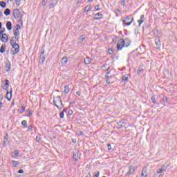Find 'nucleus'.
Wrapping results in <instances>:
<instances>
[{
    "instance_id": "obj_33",
    "label": "nucleus",
    "mask_w": 177,
    "mask_h": 177,
    "mask_svg": "<svg viewBox=\"0 0 177 177\" xmlns=\"http://www.w3.org/2000/svg\"><path fill=\"white\" fill-rule=\"evenodd\" d=\"M21 125H23V127H27V120H23L21 122Z\"/></svg>"
},
{
    "instance_id": "obj_1",
    "label": "nucleus",
    "mask_w": 177,
    "mask_h": 177,
    "mask_svg": "<svg viewBox=\"0 0 177 177\" xmlns=\"http://www.w3.org/2000/svg\"><path fill=\"white\" fill-rule=\"evenodd\" d=\"M12 15L16 19L17 23H23V15L20 13V10L19 9H15L13 10Z\"/></svg>"
},
{
    "instance_id": "obj_17",
    "label": "nucleus",
    "mask_w": 177,
    "mask_h": 177,
    "mask_svg": "<svg viewBox=\"0 0 177 177\" xmlns=\"http://www.w3.org/2000/svg\"><path fill=\"white\" fill-rule=\"evenodd\" d=\"M5 50H6V45L2 44L1 48H0V53H4Z\"/></svg>"
},
{
    "instance_id": "obj_22",
    "label": "nucleus",
    "mask_w": 177,
    "mask_h": 177,
    "mask_svg": "<svg viewBox=\"0 0 177 177\" xmlns=\"http://www.w3.org/2000/svg\"><path fill=\"white\" fill-rule=\"evenodd\" d=\"M64 93H68L70 92V87L68 86H65L64 88Z\"/></svg>"
},
{
    "instance_id": "obj_60",
    "label": "nucleus",
    "mask_w": 177,
    "mask_h": 177,
    "mask_svg": "<svg viewBox=\"0 0 177 177\" xmlns=\"http://www.w3.org/2000/svg\"><path fill=\"white\" fill-rule=\"evenodd\" d=\"M85 177H91V173H88Z\"/></svg>"
},
{
    "instance_id": "obj_37",
    "label": "nucleus",
    "mask_w": 177,
    "mask_h": 177,
    "mask_svg": "<svg viewBox=\"0 0 177 177\" xmlns=\"http://www.w3.org/2000/svg\"><path fill=\"white\" fill-rule=\"evenodd\" d=\"M100 6H99V5L95 6L94 8L95 10H96V11L100 10L101 8H100Z\"/></svg>"
},
{
    "instance_id": "obj_27",
    "label": "nucleus",
    "mask_w": 177,
    "mask_h": 177,
    "mask_svg": "<svg viewBox=\"0 0 177 177\" xmlns=\"http://www.w3.org/2000/svg\"><path fill=\"white\" fill-rule=\"evenodd\" d=\"M7 29L10 31L12 30V23H7L6 24Z\"/></svg>"
},
{
    "instance_id": "obj_10",
    "label": "nucleus",
    "mask_w": 177,
    "mask_h": 177,
    "mask_svg": "<svg viewBox=\"0 0 177 177\" xmlns=\"http://www.w3.org/2000/svg\"><path fill=\"white\" fill-rule=\"evenodd\" d=\"M155 44H156L157 49H160V48H161V41H160L159 37H157L155 39Z\"/></svg>"
},
{
    "instance_id": "obj_12",
    "label": "nucleus",
    "mask_w": 177,
    "mask_h": 177,
    "mask_svg": "<svg viewBox=\"0 0 177 177\" xmlns=\"http://www.w3.org/2000/svg\"><path fill=\"white\" fill-rule=\"evenodd\" d=\"M11 67H12V64H10V62L7 61L5 65L6 71H7V73L10 71Z\"/></svg>"
},
{
    "instance_id": "obj_13",
    "label": "nucleus",
    "mask_w": 177,
    "mask_h": 177,
    "mask_svg": "<svg viewBox=\"0 0 177 177\" xmlns=\"http://www.w3.org/2000/svg\"><path fill=\"white\" fill-rule=\"evenodd\" d=\"M141 177H147V167H145L142 169Z\"/></svg>"
},
{
    "instance_id": "obj_11",
    "label": "nucleus",
    "mask_w": 177,
    "mask_h": 177,
    "mask_svg": "<svg viewBox=\"0 0 177 177\" xmlns=\"http://www.w3.org/2000/svg\"><path fill=\"white\" fill-rule=\"evenodd\" d=\"M135 172V167L130 166L129 167V172L127 173V176H129V175H132Z\"/></svg>"
},
{
    "instance_id": "obj_32",
    "label": "nucleus",
    "mask_w": 177,
    "mask_h": 177,
    "mask_svg": "<svg viewBox=\"0 0 177 177\" xmlns=\"http://www.w3.org/2000/svg\"><path fill=\"white\" fill-rule=\"evenodd\" d=\"M13 167H17L19 165V162L16 160H12Z\"/></svg>"
},
{
    "instance_id": "obj_14",
    "label": "nucleus",
    "mask_w": 177,
    "mask_h": 177,
    "mask_svg": "<svg viewBox=\"0 0 177 177\" xmlns=\"http://www.w3.org/2000/svg\"><path fill=\"white\" fill-rule=\"evenodd\" d=\"M124 47L125 48H128V46H129L131 44V40H129V39H125L124 40Z\"/></svg>"
},
{
    "instance_id": "obj_41",
    "label": "nucleus",
    "mask_w": 177,
    "mask_h": 177,
    "mask_svg": "<svg viewBox=\"0 0 177 177\" xmlns=\"http://www.w3.org/2000/svg\"><path fill=\"white\" fill-rule=\"evenodd\" d=\"M113 52H114V51H113V49H111V48H110V49L108 50V53H109V55H113Z\"/></svg>"
},
{
    "instance_id": "obj_47",
    "label": "nucleus",
    "mask_w": 177,
    "mask_h": 177,
    "mask_svg": "<svg viewBox=\"0 0 177 177\" xmlns=\"http://www.w3.org/2000/svg\"><path fill=\"white\" fill-rule=\"evenodd\" d=\"M79 133V136H82V135H84V133L82 132V131H81V130H79V131H78Z\"/></svg>"
},
{
    "instance_id": "obj_36",
    "label": "nucleus",
    "mask_w": 177,
    "mask_h": 177,
    "mask_svg": "<svg viewBox=\"0 0 177 177\" xmlns=\"http://www.w3.org/2000/svg\"><path fill=\"white\" fill-rule=\"evenodd\" d=\"M151 99L152 100V103H153V104H156V96L153 95Z\"/></svg>"
},
{
    "instance_id": "obj_7",
    "label": "nucleus",
    "mask_w": 177,
    "mask_h": 177,
    "mask_svg": "<svg viewBox=\"0 0 177 177\" xmlns=\"http://www.w3.org/2000/svg\"><path fill=\"white\" fill-rule=\"evenodd\" d=\"M40 64H44V62H45V50L42 49L41 53L40 55V59H39Z\"/></svg>"
},
{
    "instance_id": "obj_52",
    "label": "nucleus",
    "mask_w": 177,
    "mask_h": 177,
    "mask_svg": "<svg viewBox=\"0 0 177 177\" xmlns=\"http://www.w3.org/2000/svg\"><path fill=\"white\" fill-rule=\"evenodd\" d=\"M24 171L23 169H19L18 174H24Z\"/></svg>"
},
{
    "instance_id": "obj_38",
    "label": "nucleus",
    "mask_w": 177,
    "mask_h": 177,
    "mask_svg": "<svg viewBox=\"0 0 177 177\" xmlns=\"http://www.w3.org/2000/svg\"><path fill=\"white\" fill-rule=\"evenodd\" d=\"M162 172H164V170L161 168L156 171V174H162Z\"/></svg>"
},
{
    "instance_id": "obj_23",
    "label": "nucleus",
    "mask_w": 177,
    "mask_h": 177,
    "mask_svg": "<svg viewBox=\"0 0 177 177\" xmlns=\"http://www.w3.org/2000/svg\"><path fill=\"white\" fill-rule=\"evenodd\" d=\"M4 15L6 16H9V15H10V10L9 8H6L5 10H4Z\"/></svg>"
},
{
    "instance_id": "obj_16",
    "label": "nucleus",
    "mask_w": 177,
    "mask_h": 177,
    "mask_svg": "<svg viewBox=\"0 0 177 177\" xmlns=\"http://www.w3.org/2000/svg\"><path fill=\"white\" fill-rule=\"evenodd\" d=\"M169 165H170L169 163H165L162 166L161 169H162L163 171H167V169L168 167H169Z\"/></svg>"
},
{
    "instance_id": "obj_55",
    "label": "nucleus",
    "mask_w": 177,
    "mask_h": 177,
    "mask_svg": "<svg viewBox=\"0 0 177 177\" xmlns=\"http://www.w3.org/2000/svg\"><path fill=\"white\" fill-rule=\"evenodd\" d=\"M115 13H121V10H120V9H116Z\"/></svg>"
},
{
    "instance_id": "obj_34",
    "label": "nucleus",
    "mask_w": 177,
    "mask_h": 177,
    "mask_svg": "<svg viewBox=\"0 0 177 177\" xmlns=\"http://www.w3.org/2000/svg\"><path fill=\"white\" fill-rule=\"evenodd\" d=\"M162 100L165 103H167V102H168V97H167V96L164 95L162 97Z\"/></svg>"
},
{
    "instance_id": "obj_2",
    "label": "nucleus",
    "mask_w": 177,
    "mask_h": 177,
    "mask_svg": "<svg viewBox=\"0 0 177 177\" xmlns=\"http://www.w3.org/2000/svg\"><path fill=\"white\" fill-rule=\"evenodd\" d=\"M53 103L55 106H56V107H57V109H59V110H62V109H63V102H62V98L60 97V96H57L54 97Z\"/></svg>"
},
{
    "instance_id": "obj_9",
    "label": "nucleus",
    "mask_w": 177,
    "mask_h": 177,
    "mask_svg": "<svg viewBox=\"0 0 177 177\" xmlns=\"http://www.w3.org/2000/svg\"><path fill=\"white\" fill-rule=\"evenodd\" d=\"M8 39H9V37H8V35H6V33H3L1 35V40L2 41V42H3L4 44H6Z\"/></svg>"
},
{
    "instance_id": "obj_29",
    "label": "nucleus",
    "mask_w": 177,
    "mask_h": 177,
    "mask_svg": "<svg viewBox=\"0 0 177 177\" xmlns=\"http://www.w3.org/2000/svg\"><path fill=\"white\" fill-rule=\"evenodd\" d=\"M0 6H1L3 8H6V2L3 1H0Z\"/></svg>"
},
{
    "instance_id": "obj_15",
    "label": "nucleus",
    "mask_w": 177,
    "mask_h": 177,
    "mask_svg": "<svg viewBox=\"0 0 177 177\" xmlns=\"http://www.w3.org/2000/svg\"><path fill=\"white\" fill-rule=\"evenodd\" d=\"M57 2H59V0H51L50 8H55V6L57 5Z\"/></svg>"
},
{
    "instance_id": "obj_57",
    "label": "nucleus",
    "mask_w": 177,
    "mask_h": 177,
    "mask_svg": "<svg viewBox=\"0 0 177 177\" xmlns=\"http://www.w3.org/2000/svg\"><path fill=\"white\" fill-rule=\"evenodd\" d=\"M3 89H8V86H6V84L3 85Z\"/></svg>"
},
{
    "instance_id": "obj_62",
    "label": "nucleus",
    "mask_w": 177,
    "mask_h": 177,
    "mask_svg": "<svg viewBox=\"0 0 177 177\" xmlns=\"http://www.w3.org/2000/svg\"><path fill=\"white\" fill-rule=\"evenodd\" d=\"M64 111H67V108L63 109L62 112L64 113Z\"/></svg>"
},
{
    "instance_id": "obj_20",
    "label": "nucleus",
    "mask_w": 177,
    "mask_h": 177,
    "mask_svg": "<svg viewBox=\"0 0 177 177\" xmlns=\"http://www.w3.org/2000/svg\"><path fill=\"white\" fill-rule=\"evenodd\" d=\"M6 99L8 100H11V99H12V91L10 93H9V91H7Z\"/></svg>"
},
{
    "instance_id": "obj_43",
    "label": "nucleus",
    "mask_w": 177,
    "mask_h": 177,
    "mask_svg": "<svg viewBox=\"0 0 177 177\" xmlns=\"http://www.w3.org/2000/svg\"><path fill=\"white\" fill-rule=\"evenodd\" d=\"M143 71L142 70V69H138V71H137V74H138V75H140V73L142 72Z\"/></svg>"
},
{
    "instance_id": "obj_35",
    "label": "nucleus",
    "mask_w": 177,
    "mask_h": 177,
    "mask_svg": "<svg viewBox=\"0 0 177 177\" xmlns=\"http://www.w3.org/2000/svg\"><path fill=\"white\" fill-rule=\"evenodd\" d=\"M109 68H110V67L109 66L107 68V64H104L102 66V70H109Z\"/></svg>"
},
{
    "instance_id": "obj_19",
    "label": "nucleus",
    "mask_w": 177,
    "mask_h": 177,
    "mask_svg": "<svg viewBox=\"0 0 177 177\" xmlns=\"http://www.w3.org/2000/svg\"><path fill=\"white\" fill-rule=\"evenodd\" d=\"M91 9H92V7L91 6H86L84 8V12L88 13V12H91Z\"/></svg>"
},
{
    "instance_id": "obj_58",
    "label": "nucleus",
    "mask_w": 177,
    "mask_h": 177,
    "mask_svg": "<svg viewBox=\"0 0 177 177\" xmlns=\"http://www.w3.org/2000/svg\"><path fill=\"white\" fill-rule=\"evenodd\" d=\"M122 1V5H123V6L125 5V0H121Z\"/></svg>"
},
{
    "instance_id": "obj_42",
    "label": "nucleus",
    "mask_w": 177,
    "mask_h": 177,
    "mask_svg": "<svg viewBox=\"0 0 177 177\" xmlns=\"http://www.w3.org/2000/svg\"><path fill=\"white\" fill-rule=\"evenodd\" d=\"M15 1H16V2H15L16 5L17 6H20V2L21 0H15Z\"/></svg>"
},
{
    "instance_id": "obj_25",
    "label": "nucleus",
    "mask_w": 177,
    "mask_h": 177,
    "mask_svg": "<svg viewBox=\"0 0 177 177\" xmlns=\"http://www.w3.org/2000/svg\"><path fill=\"white\" fill-rule=\"evenodd\" d=\"M84 63L85 64H91V58L87 57L84 59Z\"/></svg>"
},
{
    "instance_id": "obj_40",
    "label": "nucleus",
    "mask_w": 177,
    "mask_h": 177,
    "mask_svg": "<svg viewBox=\"0 0 177 177\" xmlns=\"http://www.w3.org/2000/svg\"><path fill=\"white\" fill-rule=\"evenodd\" d=\"M153 34L154 35H156V37H157V35H158V30L157 29H155L153 30Z\"/></svg>"
},
{
    "instance_id": "obj_30",
    "label": "nucleus",
    "mask_w": 177,
    "mask_h": 177,
    "mask_svg": "<svg viewBox=\"0 0 177 177\" xmlns=\"http://www.w3.org/2000/svg\"><path fill=\"white\" fill-rule=\"evenodd\" d=\"M10 44L11 46L17 44V43H16V41L15 40V37H12V39L10 40Z\"/></svg>"
},
{
    "instance_id": "obj_48",
    "label": "nucleus",
    "mask_w": 177,
    "mask_h": 177,
    "mask_svg": "<svg viewBox=\"0 0 177 177\" xmlns=\"http://www.w3.org/2000/svg\"><path fill=\"white\" fill-rule=\"evenodd\" d=\"M30 115H31V112H30V111H28L26 112V116H27V117H30Z\"/></svg>"
},
{
    "instance_id": "obj_64",
    "label": "nucleus",
    "mask_w": 177,
    "mask_h": 177,
    "mask_svg": "<svg viewBox=\"0 0 177 177\" xmlns=\"http://www.w3.org/2000/svg\"><path fill=\"white\" fill-rule=\"evenodd\" d=\"M126 26H131V23H125Z\"/></svg>"
},
{
    "instance_id": "obj_5",
    "label": "nucleus",
    "mask_w": 177,
    "mask_h": 177,
    "mask_svg": "<svg viewBox=\"0 0 177 177\" xmlns=\"http://www.w3.org/2000/svg\"><path fill=\"white\" fill-rule=\"evenodd\" d=\"M105 78L106 79V84H113L111 79L113 78V74L111 71H108L105 74Z\"/></svg>"
},
{
    "instance_id": "obj_8",
    "label": "nucleus",
    "mask_w": 177,
    "mask_h": 177,
    "mask_svg": "<svg viewBox=\"0 0 177 177\" xmlns=\"http://www.w3.org/2000/svg\"><path fill=\"white\" fill-rule=\"evenodd\" d=\"M127 21H129V23H132L133 21V18L132 17V15H129L125 18L122 19V23H127Z\"/></svg>"
},
{
    "instance_id": "obj_49",
    "label": "nucleus",
    "mask_w": 177,
    "mask_h": 177,
    "mask_svg": "<svg viewBox=\"0 0 177 177\" xmlns=\"http://www.w3.org/2000/svg\"><path fill=\"white\" fill-rule=\"evenodd\" d=\"M3 32H5V28H1V30H0L1 34H3Z\"/></svg>"
},
{
    "instance_id": "obj_56",
    "label": "nucleus",
    "mask_w": 177,
    "mask_h": 177,
    "mask_svg": "<svg viewBox=\"0 0 177 177\" xmlns=\"http://www.w3.org/2000/svg\"><path fill=\"white\" fill-rule=\"evenodd\" d=\"M68 115H73V111L72 110L68 111Z\"/></svg>"
},
{
    "instance_id": "obj_54",
    "label": "nucleus",
    "mask_w": 177,
    "mask_h": 177,
    "mask_svg": "<svg viewBox=\"0 0 177 177\" xmlns=\"http://www.w3.org/2000/svg\"><path fill=\"white\" fill-rule=\"evenodd\" d=\"M95 16H103V15H102V13H100V12H98V13L95 14Z\"/></svg>"
},
{
    "instance_id": "obj_45",
    "label": "nucleus",
    "mask_w": 177,
    "mask_h": 177,
    "mask_svg": "<svg viewBox=\"0 0 177 177\" xmlns=\"http://www.w3.org/2000/svg\"><path fill=\"white\" fill-rule=\"evenodd\" d=\"M41 5H42L43 6H45V5H46V1L42 0V1H41Z\"/></svg>"
},
{
    "instance_id": "obj_59",
    "label": "nucleus",
    "mask_w": 177,
    "mask_h": 177,
    "mask_svg": "<svg viewBox=\"0 0 177 177\" xmlns=\"http://www.w3.org/2000/svg\"><path fill=\"white\" fill-rule=\"evenodd\" d=\"M76 95H77V96H81V93L77 91L76 92Z\"/></svg>"
},
{
    "instance_id": "obj_46",
    "label": "nucleus",
    "mask_w": 177,
    "mask_h": 177,
    "mask_svg": "<svg viewBox=\"0 0 177 177\" xmlns=\"http://www.w3.org/2000/svg\"><path fill=\"white\" fill-rule=\"evenodd\" d=\"M28 131H32V125H29L28 126Z\"/></svg>"
},
{
    "instance_id": "obj_3",
    "label": "nucleus",
    "mask_w": 177,
    "mask_h": 177,
    "mask_svg": "<svg viewBox=\"0 0 177 177\" xmlns=\"http://www.w3.org/2000/svg\"><path fill=\"white\" fill-rule=\"evenodd\" d=\"M20 28L21 26L19 25H16V29L14 30V35L17 41H19V39L20 38Z\"/></svg>"
},
{
    "instance_id": "obj_63",
    "label": "nucleus",
    "mask_w": 177,
    "mask_h": 177,
    "mask_svg": "<svg viewBox=\"0 0 177 177\" xmlns=\"http://www.w3.org/2000/svg\"><path fill=\"white\" fill-rule=\"evenodd\" d=\"M39 139H40L39 137H38V136L36 137V140L39 141Z\"/></svg>"
},
{
    "instance_id": "obj_53",
    "label": "nucleus",
    "mask_w": 177,
    "mask_h": 177,
    "mask_svg": "<svg viewBox=\"0 0 177 177\" xmlns=\"http://www.w3.org/2000/svg\"><path fill=\"white\" fill-rule=\"evenodd\" d=\"M100 176V173L99 171H97V174L94 176V177H99Z\"/></svg>"
},
{
    "instance_id": "obj_24",
    "label": "nucleus",
    "mask_w": 177,
    "mask_h": 177,
    "mask_svg": "<svg viewBox=\"0 0 177 177\" xmlns=\"http://www.w3.org/2000/svg\"><path fill=\"white\" fill-rule=\"evenodd\" d=\"M138 23H143L145 21V15H141L140 19L137 21Z\"/></svg>"
},
{
    "instance_id": "obj_21",
    "label": "nucleus",
    "mask_w": 177,
    "mask_h": 177,
    "mask_svg": "<svg viewBox=\"0 0 177 177\" xmlns=\"http://www.w3.org/2000/svg\"><path fill=\"white\" fill-rule=\"evenodd\" d=\"M67 62H68V59H67V57L65 56L62 59V64H67Z\"/></svg>"
},
{
    "instance_id": "obj_6",
    "label": "nucleus",
    "mask_w": 177,
    "mask_h": 177,
    "mask_svg": "<svg viewBox=\"0 0 177 177\" xmlns=\"http://www.w3.org/2000/svg\"><path fill=\"white\" fill-rule=\"evenodd\" d=\"M12 55H16L17 53H19V50H20V46H19V44H13L12 46Z\"/></svg>"
},
{
    "instance_id": "obj_39",
    "label": "nucleus",
    "mask_w": 177,
    "mask_h": 177,
    "mask_svg": "<svg viewBox=\"0 0 177 177\" xmlns=\"http://www.w3.org/2000/svg\"><path fill=\"white\" fill-rule=\"evenodd\" d=\"M59 117H60V118H64V112H61L60 113H59Z\"/></svg>"
},
{
    "instance_id": "obj_28",
    "label": "nucleus",
    "mask_w": 177,
    "mask_h": 177,
    "mask_svg": "<svg viewBox=\"0 0 177 177\" xmlns=\"http://www.w3.org/2000/svg\"><path fill=\"white\" fill-rule=\"evenodd\" d=\"M122 81L124 82H125L126 81H128V75H123L122 77Z\"/></svg>"
},
{
    "instance_id": "obj_51",
    "label": "nucleus",
    "mask_w": 177,
    "mask_h": 177,
    "mask_svg": "<svg viewBox=\"0 0 177 177\" xmlns=\"http://www.w3.org/2000/svg\"><path fill=\"white\" fill-rule=\"evenodd\" d=\"M107 147H108V150H111V145H110V144H108V145H107Z\"/></svg>"
},
{
    "instance_id": "obj_44",
    "label": "nucleus",
    "mask_w": 177,
    "mask_h": 177,
    "mask_svg": "<svg viewBox=\"0 0 177 177\" xmlns=\"http://www.w3.org/2000/svg\"><path fill=\"white\" fill-rule=\"evenodd\" d=\"M14 154H15V156H16L17 157L19 156V151L18 150H15L14 151Z\"/></svg>"
},
{
    "instance_id": "obj_4",
    "label": "nucleus",
    "mask_w": 177,
    "mask_h": 177,
    "mask_svg": "<svg viewBox=\"0 0 177 177\" xmlns=\"http://www.w3.org/2000/svg\"><path fill=\"white\" fill-rule=\"evenodd\" d=\"M125 47V41H124V39H120L117 44L118 50H122V48Z\"/></svg>"
},
{
    "instance_id": "obj_31",
    "label": "nucleus",
    "mask_w": 177,
    "mask_h": 177,
    "mask_svg": "<svg viewBox=\"0 0 177 177\" xmlns=\"http://www.w3.org/2000/svg\"><path fill=\"white\" fill-rule=\"evenodd\" d=\"M26 110V106H21V110L19 111L20 114H23L24 113V111Z\"/></svg>"
},
{
    "instance_id": "obj_18",
    "label": "nucleus",
    "mask_w": 177,
    "mask_h": 177,
    "mask_svg": "<svg viewBox=\"0 0 177 177\" xmlns=\"http://www.w3.org/2000/svg\"><path fill=\"white\" fill-rule=\"evenodd\" d=\"M73 160L75 161H78V151H75L73 153Z\"/></svg>"
},
{
    "instance_id": "obj_50",
    "label": "nucleus",
    "mask_w": 177,
    "mask_h": 177,
    "mask_svg": "<svg viewBox=\"0 0 177 177\" xmlns=\"http://www.w3.org/2000/svg\"><path fill=\"white\" fill-rule=\"evenodd\" d=\"M4 85L9 86V80H6Z\"/></svg>"
},
{
    "instance_id": "obj_26",
    "label": "nucleus",
    "mask_w": 177,
    "mask_h": 177,
    "mask_svg": "<svg viewBox=\"0 0 177 177\" xmlns=\"http://www.w3.org/2000/svg\"><path fill=\"white\" fill-rule=\"evenodd\" d=\"M86 38V37H85V35H82L80 36V37L79 38V41L80 42H83V41H85V39Z\"/></svg>"
},
{
    "instance_id": "obj_61",
    "label": "nucleus",
    "mask_w": 177,
    "mask_h": 177,
    "mask_svg": "<svg viewBox=\"0 0 177 177\" xmlns=\"http://www.w3.org/2000/svg\"><path fill=\"white\" fill-rule=\"evenodd\" d=\"M158 174L156 173V174L153 176V177H160V176H158Z\"/></svg>"
}]
</instances>
